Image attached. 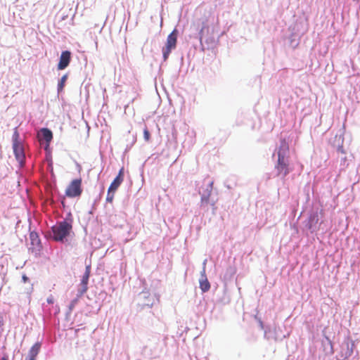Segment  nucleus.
Returning <instances> with one entry per match:
<instances>
[{
	"instance_id": "nucleus-7",
	"label": "nucleus",
	"mask_w": 360,
	"mask_h": 360,
	"mask_svg": "<svg viewBox=\"0 0 360 360\" xmlns=\"http://www.w3.org/2000/svg\"><path fill=\"white\" fill-rule=\"evenodd\" d=\"M71 60V53L69 51H64L61 53L59 62L58 64V69L60 70L65 69L70 64Z\"/></svg>"
},
{
	"instance_id": "nucleus-20",
	"label": "nucleus",
	"mask_w": 360,
	"mask_h": 360,
	"mask_svg": "<svg viewBox=\"0 0 360 360\" xmlns=\"http://www.w3.org/2000/svg\"><path fill=\"white\" fill-rule=\"evenodd\" d=\"M48 302H49V303H51V302H52L51 300H48Z\"/></svg>"
},
{
	"instance_id": "nucleus-11",
	"label": "nucleus",
	"mask_w": 360,
	"mask_h": 360,
	"mask_svg": "<svg viewBox=\"0 0 360 360\" xmlns=\"http://www.w3.org/2000/svg\"><path fill=\"white\" fill-rule=\"evenodd\" d=\"M90 272H91V269H90V266H88L86 267L85 272L82 276V281H81V284L82 285V290L81 292L82 294L86 292L88 289L87 285H88V281H89V278L90 276Z\"/></svg>"
},
{
	"instance_id": "nucleus-19",
	"label": "nucleus",
	"mask_w": 360,
	"mask_h": 360,
	"mask_svg": "<svg viewBox=\"0 0 360 360\" xmlns=\"http://www.w3.org/2000/svg\"><path fill=\"white\" fill-rule=\"evenodd\" d=\"M2 360H8V357H7V356H4V357L2 358Z\"/></svg>"
},
{
	"instance_id": "nucleus-12",
	"label": "nucleus",
	"mask_w": 360,
	"mask_h": 360,
	"mask_svg": "<svg viewBox=\"0 0 360 360\" xmlns=\"http://www.w3.org/2000/svg\"><path fill=\"white\" fill-rule=\"evenodd\" d=\"M200 288L202 292H207L210 288V283L208 281L205 275V269L201 272V278L200 279Z\"/></svg>"
},
{
	"instance_id": "nucleus-15",
	"label": "nucleus",
	"mask_w": 360,
	"mask_h": 360,
	"mask_svg": "<svg viewBox=\"0 0 360 360\" xmlns=\"http://www.w3.org/2000/svg\"><path fill=\"white\" fill-rule=\"evenodd\" d=\"M143 136L146 141H148L150 138V134L148 129L146 127L143 130Z\"/></svg>"
},
{
	"instance_id": "nucleus-9",
	"label": "nucleus",
	"mask_w": 360,
	"mask_h": 360,
	"mask_svg": "<svg viewBox=\"0 0 360 360\" xmlns=\"http://www.w3.org/2000/svg\"><path fill=\"white\" fill-rule=\"evenodd\" d=\"M41 349V343L36 342L30 349L28 354L25 360H36Z\"/></svg>"
},
{
	"instance_id": "nucleus-3",
	"label": "nucleus",
	"mask_w": 360,
	"mask_h": 360,
	"mask_svg": "<svg viewBox=\"0 0 360 360\" xmlns=\"http://www.w3.org/2000/svg\"><path fill=\"white\" fill-rule=\"evenodd\" d=\"M82 193V179L72 180L65 190V195L69 198L79 197Z\"/></svg>"
},
{
	"instance_id": "nucleus-14",
	"label": "nucleus",
	"mask_w": 360,
	"mask_h": 360,
	"mask_svg": "<svg viewBox=\"0 0 360 360\" xmlns=\"http://www.w3.org/2000/svg\"><path fill=\"white\" fill-rule=\"evenodd\" d=\"M68 76L66 75H63L60 80L59 81L58 84V92L61 91L63 89V87L65 86V83L67 80Z\"/></svg>"
},
{
	"instance_id": "nucleus-17",
	"label": "nucleus",
	"mask_w": 360,
	"mask_h": 360,
	"mask_svg": "<svg viewBox=\"0 0 360 360\" xmlns=\"http://www.w3.org/2000/svg\"><path fill=\"white\" fill-rule=\"evenodd\" d=\"M22 280L25 283V282H27L29 280V278L25 275H23L22 276Z\"/></svg>"
},
{
	"instance_id": "nucleus-5",
	"label": "nucleus",
	"mask_w": 360,
	"mask_h": 360,
	"mask_svg": "<svg viewBox=\"0 0 360 360\" xmlns=\"http://www.w3.org/2000/svg\"><path fill=\"white\" fill-rule=\"evenodd\" d=\"M177 34L176 30H174L167 37L165 47L163 49V58L166 60L172 49H174L176 45Z\"/></svg>"
},
{
	"instance_id": "nucleus-16",
	"label": "nucleus",
	"mask_w": 360,
	"mask_h": 360,
	"mask_svg": "<svg viewBox=\"0 0 360 360\" xmlns=\"http://www.w3.org/2000/svg\"><path fill=\"white\" fill-rule=\"evenodd\" d=\"M113 198H114V193L113 192H109V190H108V191L107 198H106L107 201L111 202L112 201Z\"/></svg>"
},
{
	"instance_id": "nucleus-1",
	"label": "nucleus",
	"mask_w": 360,
	"mask_h": 360,
	"mask_svg": "<svg viewBox=\"0 0 360 360\" xmlns=\"http://www.w3.org/2000/svg\"><path fill=\"white\" fill-rule=\"evenodd\" d=\"M278 160L275 165L277 176L285 178L292 170L289 160V145L285 139L281 141L277 151Z\"/></svg>"
},
{
	"instance_id": "nucleus-2",
	"label": "nucleus",
	"mask_w": 360,
	"mask_h": 360,
	"mask_svg": "<svg viewBox=\"0 0 360 360\" xmlns=\"http://www.w3.org/2000/svg\"><path fill=\"white\" fill-rule=\"evenodd\" d=\"M72 219L64 220L53 226L52 227L53 238L56 241H63L72 231Z\"/></svg>"
},
{
	"instance_id": "nucleus-18",
	"label": "nucleus",
	"mask_w": 360,
	"mask_h": 360,
	"mask_svg": "<svg viewBox=\"0 0 360 360\" xmlns=\"http://www.w3.org/2000/svg\"><path fill=\"white\" fill-rule=\"evenodd\" d=\"M75 302H76V300L72 301V302L70 307V309H72L74 307Z\"/></svg>"
},
{
	"instance_id": "nucleus-10",
	"label": "nucleus",
	"mask_w": 360,
	"mask_h": 360,
	"mask_svg": "<svg viewBox=\"0 0 360 360\" xmlns=\"http://www.w3.org/2000/svg\"><path fill=\"white\" fill-rule=\"evenodd\" d=\"M38 136L39 139H44L46 142L47 146H49L53 139V134L49 129L42 128L38 134Z\"/></svg>"
},
{
	"instance_id": "nucleus-4",
	"label": "nucleus",
	"mask_w": 360,
	"mask_h": 360,
	"mask_svg": "<svg viewBox=\"0 0 360 360\" xmlns=\"http://www.w3.org/2000/svg\"><path fill=\"white\" fill-rule=\"evenodd\" d=\"M18 134L17 132H15L13 134V152L15 154V156L17 159V160L20 163H23L25 160V153L24 149L22 147V145L18 141Z\"/></svg>"
},
{
	"instance_id": "nucleus-6",
	"label": "nucleus",
	"mask_w": 360,
	"mask_h": 360,
	"mask_svg": "<svg viewBox=\"0 0 360 360\" xmlns=\"http://www.w3.org/2000/svg\"><path fill=\"white\" fill-rule=\"evenodd\" d=\"M204 183L205 188L202 187L201 190L200 191V193L201 194L202 202H207L212 191L213 181L211 180H205Z\"/></svg>"
},
{
	"instance_id": "nucleus-8",
	"label": "nucleus",
	"mask_w": 360,
	"mask_h": 360,
	"mask_svg": "<svg viewBox=\"0 0 360 360\" xmlns=\"http://www.w3.org/2000/svg\"><path fill=\"white\" fill-rule=\"evenodd\" d=\"M124 167H122L117 176L115 177V179L112 181V182L110 184L109 186V192H113L115 193V191L118 188V187L120 186V184L122 183L124 180Z\"/></svg>"
},
{
	"instance_id": "nucleus-13",
	"label": "nucleus",
	"mask_w": 360,
	"mask_h": 360,
	"mask_svg": "<svg viewBox=\"0 0 360 360\" xmlns=\"http://www.w3.org/2000/svg\"><path fill=\"white\" fill-rule=\"evenodd\" d=\"M30 238L32 245H39L40 244V240L37 233L31 232L30 234Z\"/></svg>"
}]
</instances>
